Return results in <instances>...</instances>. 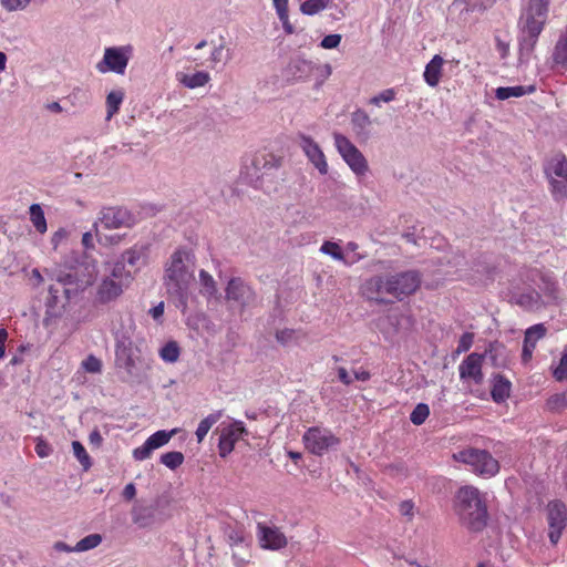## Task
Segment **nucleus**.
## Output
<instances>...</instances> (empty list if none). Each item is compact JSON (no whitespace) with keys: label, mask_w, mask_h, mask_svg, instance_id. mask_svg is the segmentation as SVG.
Wrapping results in <instances>:
<instances>
[{"label":"nucleus","mask_w":567,"mask_h":567,"mask_svg":"<svg viewBox=\"0 0 567 567\" xmlns=\"http://www.w3.org/2000/svg\"><path fill=\"white\" fill-rule=\"evenodd\" d=\"M272 6L276 10L277 17L282 24V28L287 34H292L295 28L289 20V0H271Z\"/></svg>","instance_id":"32"},{"label":"nucleus","mask_w":567,"mask_h":567,"mask_svg":"<svg viewBox=\"0 0 567 567\" xmlns=\"http://www.w3.org/2000/svg\"><path fill=\"white\" fill-rule=\"evenodd\" d=\"M443 64L444 59L441 55L435 54L425 65L423 78L426 84L431 87H435L440 83Z\"/></svg>","instance_id":"26"},{"label":"nucleus","mask_w":567,"mask_h":567,"mask_svg":"<svg viewBox=\"0 0 567 567\" xmlns=\"http://www.w3.org/2000/svg\"><path fill=\"white\" fill-rule=\"evenodd\" d=\"M337 371L340 382H342L344 385H350L352 383L353 379L343 367H339Z\"/></svg>","instance_id":"61"},{"label":"nucleus","mask_w":567,"mask_h":567,"mask_svg":"<svg viewBox=\"0 0 567 567\" xmlns=\"http://www.w3.org/2000/svg\"><path fill=\"white\" fill-rule=\"evenodd\" d=\"M30 220L33 227L40 234H44L48 229L47 219L44 216V212L39 204H32L29 208Z\"/></svg>","instance_id":"35"},{"label":"nucleus","mask_w":567,"mask_h":567,"mask_svg":"<svg viewBox=\"0 0 567 567\" xmlns=\"http://www.w3.org/2000/svg\"><path fill=\"white\" fill-rule=\"evenodd\" d=\"M210 79V74L207 71H196L194 73L179 71L176 73V81L189 90L204 87L209 83Z\"/></svg>","instance_id":"24"},{"label":"nucleus","mask_w":567,"mask_h":567,"mask_svg":"<svg viewBox=\"0 0 567 567\" xmlns=\"http://www.w3.org/2000/svg\"><path fill=\"white\" fill-rule=\"evenodd\" d=\"M553 375L557 381L567 379V353L560 357L558 364L553 370Z\"/></svg>","instance_id":"54"},{"label":"nucleus","mask_w":567,"mask_h":567,"mask_svg":"<svg viewBox=\"0 0 567 567\" xmlns=\"http://www.w3.org/2000/svg\"><path fill=\"white\" fill-rule=\"evenodd\" d=\"M334 146L357 177L365 176L369 172V164L362 152L341 133L333 134Z\"/></svg>","instance_id":"6"},{"label":"nucleus","mask_w":567,"mask_h":567,"mask_svg":"<svg viewBox=\"0 0 567 567\" xmlns=\"http://www.w3.org/2000/svg\"><path fill=\"white\" fill-rule=\"evenodd\" d=\"M546 333L547 328L544 323H536L526 329L522 351L523 363H528L532 360L533 352L537 346V342L543 339Z\"/></svg>","instance_id":"20"},{"label":"nucleus","mask_w":567,"mask_h":567,"mask_svg":"<svg viewBox=\"0 0 567 567\" xmlns=\"http://www.w3.org/2000/svg\"><path fill=\"white\" fill-rule=\"evenodd\" d=\"M549 0H529L522 13L518 28L519 62H529L548 17Z\"/></svg>","instance_id":"2"},{"label":"nucleus","mask_w":567,"mask_h":567,"mask_svg":"<svg viewBox=\"0 0 567 567\" xmlns=\"http://www.w3.org/2000/svg\"><path fill=\"white\" fill-rule=\"evenodd\" d=\"M332 74V68L329 63L317 64L315 63V69L312 76L315 79V89H320L323 83L330 78Z\"/></svg>","instance_id":"41"},{"label":"nucleus","mask_w":567,"mask_h":567,"mask_svg":"<svg viewBox=\"0 0 567 567\" xmlns=\"http://www.w3.org/2000/svg\"><path fill=\"white\" fill-rule=\"evenodd\" d=\"M151 316L154 320L158 321L164 315V302L161 301L158 305L150 310Z\"/></svg>","instance_id":"64"},{"label":"nucleus","mask_w":567,"mask_h":567,"mask_svg":"<svg viewBox=\"0 0 567 567\" xmlns=\"http://www.w3.org/2000/svg\"><path fill=\"white\" fill-rule=\"evenodd\" d=\"M341 35L340 34H329V35H326L321 42H320V47L323 48V49H327V50H330V49H336L339 47L340 42H341Z\"/></svg>","instance_id":"56"},{"label":"nucleus","mask_w":567,"mask_h":567,"mask_svg":"<svg viewBox=\"0 0 567 567\" xmlns=\"http://www.w3.org/2000/svg\"><path fill=\"white\" fill-rule=\"evenodd\" d=\"M483 361V354L476 352L468 354L458 365L460 379L464 382L472 381L474 384H481Z\"/></svg>","instance_id":"15"},{"label":"nucleus","mask_w":567,"mask_h":567,"mask_svg":"<svg viewBox=\"0 0 567 567\" xmlns=\"http://www.w3.org/2000/svg\"><path fill=\"white\" fill-rule=\"evenodd\" d=\"M455 512L461 523L473 532H480L487 525L488 513L485 494L472 485L458 488L455 494Z\"/></svg>","instance_id":"3"},{"label":"nucleus","mask_w":567,"mask_h":567,"mask_svg":"<svg viewBox=\"0 0 567 567\" xmlns=\"http://www.w3.org/2000/svg\"><path fill=\"white\" fill-rule=\"evenodd\" d=\"M298 145L307 157L308 162L319 172L320 175L329 173L327 157L320 145L309 135L299 133Z\"/></svg>","instance_id":"12"},{"label":"nucleus","mask_w":567,"mask_h":567,"mask_svg":"<svg viewBox=\"0 0 567 567\" xmlns=\"http://www.w3.org/2000/svg\"><path fill=\"white\" fill-rule=\"evenodd\" d=\"M261 168L258 165L257 159H251L250 164H245L240 171V178L251 185L254 188H260L262 186Z\"/></svg>","instance_id":"27"},{"label":"nucleus","mask_w":567,"mask_h":567,"mask_svg":"<svg viewBox=\"0 0 567 567\" xmlns=\"http://www.w3.org/2000/svg\"><path fill=\"white\" fill-rule=\"evenodd\" d=\"M553 63L567 70V24L559 31L551 51Z\"/></svg>","instance_id":"25"},{"label":"nucleus","mask_w":567,"mask_h":567,"mask_svg":"<svg viewBox=\"0 0 567 567\" xmlns=\"http://www.w3.org/2000/svg\"><path fill=\"white\" fill-rule=\"evenodd\" d=\"M223 413L221 411H217L214 413L208 414L206 417H204L197 429H196V439L198 443H202L204 439L206 437L209 430L213 427L214 424H216L219 419L221 417Z\"/></svg>","instance_id":"34"},{"label":"nucleus","mask_w":567,"mask_h":567,"mask_svg":"<svg viewBox=\"0 0 567 567\" xmlns=\"http://www.w3.org/2000/svg\"><path fill=\"white\" fill-rule=\"evenodd\" d=\"M473 341H474L473 333H471V332L463 333L458 340L456 353L460 354V353L468 351L473 344Z\"/></svg>","instance_id":"55"},{"label":"nucleus","mask_w":567,"mask_h":567,"mask_svg":"<svg viewBox=\"0 0 567 567\" xmlns=\"http://www.w3.org/2000/svg\"><path fill=\"white\" fill-rule=\"evenodd\" d=\"M82 368L89 373H100L102 371V361L95 355L90 354L83 360Z\"/></svg>","instance_id":"51"},{"label":"nucleus","mask_w":567,"mask_h":567,"mask_svg":"<svg viewBox=\"0 0 567 567\" xmlns=\"http://www.w3.org/2000/svg\"><path fill=\"white\" fill-rule=\"evenodd\" d=\"M362 295L369 300L383 302V295H388V277L374 276L361 286Z\"/></svg>","instance_id":"23"},{"label":"nucleus","mask_w":567,"mask_h":567,"mask_svg":"<svg viewBox=\"0 0 567 567\" xmlns=\"http://www.w3.org/2000/svg\"><path fill=\"white\" fill-rule=\"evenodd\" d=\"M245 433L243 422L236 421L221 427L218 450L221 457H226L230 454L235 447V444L241 439Z\"/></svg>","instance_id":"14"},{"label":"nucleus","mask_w":567,"mask_h":567,"mask_svg":"<svg viewBox=\"0 0 567 567\" xmlns=\"http://www.w3.org/2000/svg\"><path fill=\"white\" fill-rule=\"evenodd\" d=\"M351 121L353 126L360 131L365 130L371 124L370 116L362 110L353 112Z\"/></svg>","instance_id":"49"},{"label":"nucleus","mask_w":567,"mask_h":567,"mask_svg":"<svg viewBox=\"0 0 567 567\" xmlns=\"http://www.w3.org/2000/svg\"><path fill=\"white\" fill-rule=\"evenodd\" d=\"M302 440L306 449L318 456L323 455L340 443V440L329 429L319 426L308 429Z\"/></svg>","instance_id":"10"},{"label":"nucleus","mask_w":567,"mask_h":567,"mask_svg":"<svg viewBox=\"0 0 567 567\" xmlns=\"http://www.w3.org/2000/svg\"><path fill=\"white\" fill-rule=\"evenodd\" d=\"M257 535L262 548L280 549L286 546L287 538L276 526H268L265 523H258Z\"/></svg>","instance_id":"18"},{"label":"nucleus","mask_w":567,"mask_h":567,"mask_svg":"<svg viewBox=\"0 0 567 567\" xmlns=\"http://www.w3.org/2000/svg\"><path fill=\"white\" fill-rule=\"evenodd\" d=\"M455 460L471 466L472 471L483 477L495 476L499 463L485 450L466 449L454 455Z\"/></svg>","instance_id":"4"},{"label":"nucleus","mask_w":567,"mask_h":567,"mask_svg":"<svg viewBox=\"0 0 567 567\" xmlns=\"http://www.w3.org/2000/svg\"><path fill=\"white\" fill-rule=\"evenodd\" d=\"M545 515L549 542L557 545L567 527V505L560 499L550 501L545 507Z\"/></svg>","instance_id":"9"},{"label":"nucleus","mask_w":567,"mask_h":567,"mask_svg":"<svg viewBox=\"0 0 567 567\" xmlns=\"http://www.w3.org/2000/svg\"><path fill=\"white\" fill-rule=\"evenodd\" d=\"M536 91V85H516V86H501L495 90V97L499 101H505L511 97H522L524 95L533 94Z\"/></svg>","instance_id":"29"},{"label":"nucleus","mask_w":567,"mask_h":567,"mask_svg":"<svg viewBox=\"0 0 567 567\" xmlns=\"http://www.w3.org/2000/svg\"><path fill=\"white\" fill-rule=\"evenodd\" d=\"M132 520L141 528L148 527L154 522V513L148 507H135L132 511Z\"/></svg>","instance_id":"36"},{"label":"nucleus","mask_w":567,"mask_h":567,"mask_svg":"<svg viewBox=\"0 0 567 567\" xmlns=\"http://www.w3.org/2000/svg\"><path fill=\"white\" fill-rule=\"evenodd\" d=\"M315 63L305 59H296L290 63L291 74L301 81H306L312 76Z\"/></svg>","instance_id":"30"},{"label":"nucleus","mask_w":567,"mask_h":567,"mask_svg":"<svg viewBox=\"0 0 567 567\" xmlns=\"http://www.w3.org/2000/svg\"><path fill=\"white\" fill-rule=\"evenodd\" d=\"M511 393V382L503 375H496L493 379L492 398L495 402H504Z\"/></svg>","instance_id":"31"},{"label":"nucleus","mask_w":567,"mask_h":567,"mask_svg":"<svg viewBox=\"0 0 567 567\" xmlns=\"http://www.w3.org/2000/svg\"><path fill=\"white\" fill-rule=\"evenodd\" d=\"M69 233L64 228L58 229L51 237V243L54 249L68 237Z\"/></svg>","instance_id":"59"},{"label":"nucleus","mask_w":567,"mask_h":567,"mask_svg":"<svg viewBox=\"0 0 567 567\" xmlns=\"http://www.w3.org/2000/svg\"><path fill=\"white\" fill-rule=\"evenodd\" d=\"M395 99V91L393 89H386L380 92L378 95L370 99V103L380 106L381 103H389Z\"/></svg>","instance_id":"52"},{"label":"nucleus","mask_w":567,"mask_h":567,"mask_svg":"<svg viewBox=\"0 0 567 567\" xmlns=\"http://www.w3.org/2000/svg\"><path fill=\"white\" fill-rule=\"evenodd\" d=\"M320 251L324 255L330 256L333 260L340 261L343 264V248L340 247L339 244L330 240L323 241L320 247Z\"/></svg>","instance_id":"45"},{"label":"nucleus","mask_w":567,"mask_h":567,"mask_svg":"<svg viewBox=\"0 0 567 567\" xmlns=\"http://www.w3.org/2000/svg\"><path fill=\"white\" fill-rule=\"evenodd\" d=\"M547 406L551 411H559L567 406V392L551 395L547 401Z\"/></svg>","instance_id":"50"},{"label":"nucleus","mask_w":567,"mask_h":567,"mask_svg":"<svg viewBox=\"0 0 567 567\" xmlns=\"http://www.w3.org/2000/svg\"><path fill=\"white\" fill-rule=\"evenodd\" d=\"M507 297L511 302L526 310L537 309L540 306L542 300L540 295L536 289L530 286H522L518 282L512 284Z\"/></svg>","instance_id":"13"},{"label":"nucleus","mask_w":567,"mask_h":567,"mask_svg":"<svg viewBox=\"0 0 567 567\" xmlns=\"http://www.w3.org/2000/svg\"><path fill=\"white\" fill-rule=\"evenodd\" d=\"M178 429H172L169 431L159 430L148 436L146 440L152 444V446L157 450L164 445H166L171 439L178 433Z\"/></svg>","instance_id":"37"},{"label":"nucleus","mask_w":567,"mask_h":567,"mask_svg":"<svg viewBox=\"0 0 567 567\" xmlns=\"http://www.w3.org/2000/svg\"><path fill=\"white\" fill-rule=\"evenodd\" d=\"M223 52H224V44H219L214 48V50L210 53V61L213 63H218L223 59Z\"/></svg>","instance_id":"63"},{"label":"nucleus","mask_w":567,"mask_h":567,"mask_svg":"<svg viewBox=\"0 0 567 567\" xmlns=\"http://www.w3.org/2000/svg\"><path fill=\"white\" fill-rule=\"evenodd\" d=\"M226 298L244 308L250 305L255 298V293L251 287L241 278H231L226 287Z\"/></svg>","instance_id":"17"},{"label":"nucleus","mask_w":567,"mask_h":567,"mask_svg":"<svg viewBox=\"0 0 567 567\" xmlns=\"http://www.w3.org/2000/svg\"><path fill=\"white\" fill-rule=\"evenodd\" d=\"M135 223V216L127 208L110 206L103 207L100 210L97 220L93 224V229L95 231V236L99 237V241H102L99 230L100 226L105 229H120L130 228L134 226Z\"/></svg>","instance_id":"8"},{"label":"nucleus","mask_w":567,"mask_h":567,"mask_svg":"<svg viewBox=\"0 0 567 567\" xmlns=\"http://www.w3.org/2000/svg\"><path fill=\"white\" fill-rule=\"evenodd\" d=\"M179 347L175 341H168L159 350V357L167 363H174L179 358Z\"/></svg>","instance_id":"42"},{"label":"nucleus","mask_w":567,"mask_h":567,"mask_svg":"<svg viewBox=\"0 0 567 567\" xmlns=\"http://www.w3.org/2000/svg\"><path fill=\"white\" fill-rule=\"evenodd\" d=\"M358 244L349 241L343 248V265L352 266L362 260L365 255L358 251Z\"/></svg>","instance_id":"40"},{"label":"nucleus","mask_w":567,"mask_h":567,"mask_svg":"<svg viewBox=\"0 0 567 567\" xmlns=\"http://www.w3.org/2000/svg\"><path fill=\"white\" fill-rule=\"evenodd\" d=\"M134 49L131 44L107 47L104 49L103 58L96 63V70L101 74L113 72L123 75L126 71Z\"/></svg>","instance_id":"7"},{"label":"nucleus","mask_w":567,"mask_h":567,"mask_svg":"<svg viewBox=\"0 0 567 567\" xmlns=\"http://www.w3.org/2000/svg\"><path fill=\"white\" fill-rule=\"evenodd\" d=\"M103 537L100 534H90L82 539H80L75 546V553H84L87 550H92L96 547H99L102 544Z\"/></svg>","instance_id":"39"},{"label":"nucleus","mask_w":567,"mask_h":567,"mask_svg":"<svg viewBox=\"0 0 567 567\" xmlns=\"http://www.w3.org/2000/svg\"><path fill=\"white\" fill-rule=\"evenodd\" d=\"M82 245L85 249L94 248V235L92 231H86L82 236Z\"/></svg>","instance_id":"62"},{"label":"nucleus","mask_w":567,"mask_h":567,"mask_svg":"<svg viewBox=\"0 0 567 567\" xmlns=\"http://www.w3.org/2000/svg\"><path fill=\"white\" fill-rule=\"evenodd\" d=\"M154 451L155 449L146 440L141 446H137L133 450L132 455L135 461L141 462L150 458Z\"/></svg>","instance_id":"48"},{"label":"nucleus","mask_w":567,"mask_h":567,"mask_svg":"<svg viewBox=\"0 0 567 567\" xmlns=\"http://www.w3.org/2000/svg\"><path fill=\"white\" fill-rule=\"evenodd\" d=\"M127 289L120 281L106 276L97 287L96 298L101 303H109L117 299Z\"/></svg>","instance_id":"22"},{"label":"nucleus","mask_w":567,"mask_h":567,"mask_svg":"<svg viewBox=\"0 0 567 567\" xmlns=\"http://www.w3.org/2000/svg\"><path fill=\"white\" fill-rule=\"evenodd\" d=\"M120 259L136 275L147 262V247L135 244L120 255Z\"/></svg>","instance_id":"21"},{"label":"nucleus","mask_w":567,"mask_h":567,"mask_svg":"<svg viewBox=\"0 0 567 567\" xmlns=\"http://www.w3.org/2000/svg\"><path fill=\"white\" fill-rule=\"evenodd\" d=\"M124 91L122 89L111 91L106 96V120L110 121L121 107L124 101Z\"/></svg>","instance_id":"33"},{"label":"nucleus","mask_w":567,"mask_h":567,"mask_svg":"<svg viewBox=\"0 0 567 567\" xmlns=\"http://www.w3.org/2000/svg\"><path fill=\"white\" fill-rule=\"evenodd\" d=\"M544 173L549 182L555 200L567 198V158L556 154L544 164Z\"/></svg>","instance_id":"5"},{"label":"nucleus","mask_w":567,"mask_h":567,"mask_svg":"<svg viewBox=\"0 0 567 567\" xmlns=\"http://www.w3.org/2000/svg\"><path fill=\"white\" fill-rule=\"evenodd\" d=\"M86 269L89 272L86 276H83V277L79 276L78 270L69 271L65 274L63 271H59L54 276H55V279L59 282L63 284L64 286H73L74 285L75 289H84L86 286H89L93 282V280L96 276V272H97L96 262H93Z\"/></svg>","instance_id":"19"},{"label":"nucleus","mask_w":567,"mask_h":567,"mask_svg":"<svg viewBox=\"0 0 567 567\" xmlns=\"http://www.w3.org/2000/svg\"><path fill=\"white\" fill-rule=\"evenodd\" d=\"M72 450L76 460L80 462L83 468L87 471L91 467L92 462L84 446L79 441H73Z\"/></svg>","instance_id":"46"},{"label":"nucleus","mask_w":567,"mask_h":567,"mask_svg":"<svg viewBox=\"0 0 567 567\" xmlns=\"http://www.w3.org/2000/svg\"><path fill=\"white\" fill-rule=\"evenodd\" d=\"M184 454L178 451L167 452L161 455V463L169 470H176L184 463Z\"/></svg>","instance_id":"43"},{"label":"nucleus","mask_w":567,"mask_h":567,"mask_svg":"<svg viewBox=\"0 0 567 567\" xmlns=\"http://www.w3.org/2000/svg\"><path fill=\"white\" fill-rule=\"evenodd\" d=\"M330 0H306L300 6V11L306 16H313L327 8Z\"/></svg>","instance_id":"44"},{"label":"nucleus","mask_w":567,"mask_h":567,"mask_svg":"<svg viewBox=\"0 0 567 567\" xmlns=\"http://www.w3.org/2000/svg\"><path fill=\"white\" fill-rule=\"evenodd\" d=\"M496 50L502 59H505L509 53V42L499 37L495 38Z\"/></svg>","instance_id":"58"},{"label":"nucleus","mask_w":567,"mask_h":567,"mask_svg":"<svg viewBox=\"0 0 567 567\" xmlns=\"http://www.w3.org/2000/svg\"><path fill=\"white\" fill-rule=\"evenodd\" d=\"M295 336H296V331L292 329L279 330L276 333V338H277L278 342H280L282 344H288L289 342H291L295 339Z\"/></svg>","instance_id":"57"},{"label":"nucleus","mask_w":567,"mask_h":567,"mask_svg":"<svg viewBox=\"0 0 567 567\" xmlns=\"http://www.w3.org/2000/svg\"><path fill=\"white\" fill-rule=\"evenodd\" d=\"M421 277L417 271L409 270L388 277V295L402 299L416 291Z\"/></svg>","instance_id":"11"},{"label":"nucleus","mask_w":567,"mask_h":567,"mask_svg":"<svg viewBox=\"0 0 567 567\" xmlns=\"http://www.w3.org/2000/svg\"><path fill=\"white\" fill-rule=\"evenodd\" d=\"M35 453L39 457L45 458L53 452L52 446L41 436L35 437Z\"/></svg>","instance_id":"53"},{"label":"nucleus","mask_w":567,"mask_h":567,"mask_svg":"<svg viewBox=\"0 0 567 567\" xmlns=\"http://www.w3.org/2000/svg\"><path fill=\"white\" fill-rule=\"evenodd\" d=\"M199 285H200V292L204 296H207L208 298H212L216 296L217 293V286L216 281L213 278L210 274H208L206 270L199 271Z\"/></svg>","instance_id":"38"},{"label":"nucleus","mask_w":567,"mask_h":567,"mask_svg":"<svg viewBox=\"0 0 567 567\" xmlns=\"http://www.w3.org/2000/svg\"><path fill=\"white\" fill-rule=\"evenodd\" d=\"M110 266V277L114 278L115 280L120 281L122 285H124L126 288L130 287V285L134 281L135 275L134 272L125 265L124 261L120 259V257L112 264H109Z\"/></svg>","instance_id":"28"},{"label":"nucleus","mask_w":567,"mask_h":567,"mask_svg":"<svg viewBox=\"0 0 567 567\" xmlns=\"http://www.w3.org/2000/svg\"><path fill=\"white\" fill-rule=\"evenodd\" d=\"M115 364L123 369L130 377L135 374L136 361L133 353L132 341L128 338L116 340L115 344Z\"/></svg>","instance_id":"16"},{"label":"nucleus","mask_w":567,"mask_h":567,"mask_svg":"<svg viewBox=\"0 0 567 567\" xmlns=\"http://www.w3.org/2000/svg\"><path fill=\"white\" fill-rule=\"evenodd\" d=\"M399 512L402 516L412 518L414 515V504L411 501H403L399 506Z\"/></svg>","instance_id":"60"},{"label":"nucleus","mask_w":567,"mask_h":567,"mask_svg":"<svg viewBox=\"0 0 567 567\" xmlns=\"http://www.w3.org/2000/svg\"><path fill=\"white\" fill-rule=\"evenodd\" d=\"M195 258L187 249H177L165 266L164 285L177 307L186 309L189 290L194 284Z\"/></svg>","instance_id":"1"},{"label":"nucleus","mask_w":567,"mask_h":567,"mask_svg":"<svg viewBox=\"0 0 567 567\" xmlns=\"http://www.w3.org/2000/svg\"><path fill=\"white\" fill-rule=\"evenodd\" d=\"M430 414V409L425 403H419L410 414V420L414 425H421Z\"/></svg>","instance_id":"47"}]
</instances>
